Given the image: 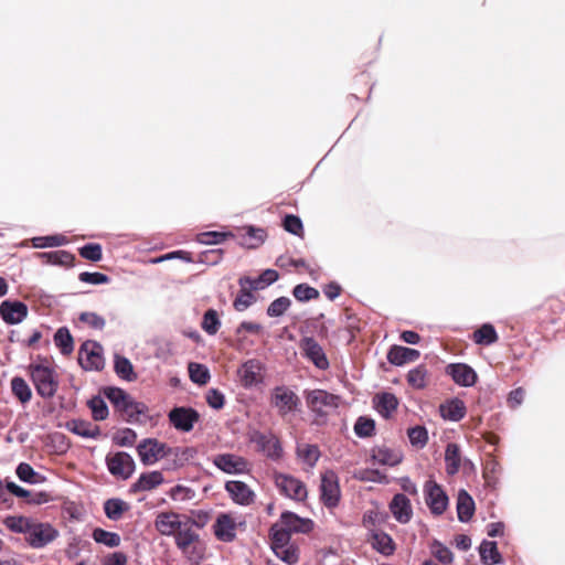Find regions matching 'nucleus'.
I'll list each match as a JSON object with an SVG mask.
<instances>
[{
  "label": "nucleus",
  "mask_w": 565,
  "mask_h": 565,
  "mask_svg": "<svg viewBox=\"0 0 565 565\" xmlns=\"http://www.w3.org/2000/svg\"><path fill=\"white\" fill-rule=\"evenodd\" d=\"M15 473L22 482L30 484H39L45 481V477L36 472L31 465L26 462L19 463Z\"/></svg>",
  "instance_id": "nucleus-37"
},
{
  "label": "nucleus",
  "mask_w": 565,
  "mask_h": 565,
  "mask_svg": "<svg viewBox=\"0 0 565 565\" xmlns=\"http://www.w3.org/2000/svg\"><path fill=\"white\" fill-rule=\"evenodd\" d=\"M79 255L92 262H99L103 257L102 246L99 244H86L79 248Z\"/></svg>",
  "instance_id": "nucleus-58"
},
{
  "label": "nucleus",
  "mask_w": 565,
  "mask_h": 565,
  "mask_svg": "<svg viewBox=\"0 0 565 565\" xmlns=\"http://www.w3.org/2000/svg\"><path fill=\"white\" fill-rule=\"evenodd\" d=\"M446 374L449 375L457 385L463 387L473 386L478 380L476 371L465 363H451L447 365Z\"/></svg>",
  "instance_id": "nucleus-20"
},
{
  "label": "nucleus",
  "mask_w": 565,
  "mask_h": 565,
  "mask_svg": "<svg viewBox=\"0 0 565 565\" xmlns=\"http://www.w3.org/2000/svg\"><path fill=\"white\" fill-rule=\"evenodd\" d=\"M137 434L131 428L120 429L114 437L115 444L120 447H130L135 444Z\"/></svg>",
  "instance_id": "nucleus-57"
},
{
  "label": "nucleus",
  "mask_w": 565,
  "mask_h": 565,
  "mask_svg": "<svg viewBox=\"0 0 565 565\" xmlns=\"http://www.w3.org/2000/svg\"><path fill=\"white\" fill-rule=\"evenodd\" d=\"M79 320L97 330L104 329L106 324L105 319L95 312H82Z\"/></svg>",
  "instance_id": "nucleus-62"
},
{
  "label": "nucleus",
  "mask_w": 565,
  "mask_h": 565,
  "mask_svg": "<svg viewBox=\"0 0 565 565\" xmlns=\"http://www.w3.org/2000/svg\"><path fill=\"white\" fill-rule=\"evenodd\" d=\"M164 481L163 475L160 471H149L143 472L139 476V478L134 482L130 487V491L136 492H146L150 491Z\"/></svg>",
  "instance_id": "nucleus-26"
},
{
  "label": "nucleus",
  "mask_w": 565,
  "mask_h": 565,
  "mask_svg": "<svg viewBox=\"0 0 565 565\" xmlns=\"http://www.w3.org/2000/svg\"><path fill=\"white\" fill-rule=\"evenodd\" d=\"M375 409L385 418H388L397 408L398 399L392 393H380L373 397Z\"/></svg>",
  "instance_id": "nucleus-28"
},
{
  "label": "nucleus",
  "mask_w": 565,
  "mask_h": 565,
  "mask_svg": "<svg viewBox=\"0 0 565 565\" xmlns=\"http://www.w3.org/2000/svg\"><path fill=\"white\" fill-rule=\"evenodd\" d=\"M374 429V420L365 417H360L354 425V431L359 437H369L373 435Z\"/></svg>",
  "instance_id": "nucleus-59"
},
{
  "label": "nucleus",
  "mask_w": 565,
  "mask_h": 565,
  "mask_svg": "<svg viewBox=\"0 0 565 565\" xmlns=\"http://www.w3.org/2000/svg\"><path fill=\"white\" fill-rule=\"evenodd\" d=\"M30 379L38 395L44 399L52 398L58 391V374L46 361L31 363L28 366Z\"/></svg>",
  "instance_id": "nucleus-3"
},
{
  "label": "nucleus",
  "mask_w": 565,
  "mask_h": 565,
  "mask_svg": "<svg viewBox=\"0 0 565 565\" xmlns=\"http://www.w3.org/2000/svg\"><path fill=\"white\" fill-rule=\"evenodd\" d=\"M254 301L255 297L250 290L247 288H242L239 294L236 296L233 306L237 311H245L254 303Z\"/></svg>",
  "instance_id": "nucleus-56"
},
{
  "label": "nucleus",
  "mask_w": 565,
  "mask_h": 565,
  "mask_svg": "<svg viewBox=\"0 0 565 565\" xmlns=\"http://www.w3.org/2000/svg\"><path fill=\"white\" fill-rule=\"evenodd\" d=\"M371 544L381 554L388 556L394 553L395 544L393 539L381 530H373Z\"/></svg>",
  "instance_id": "nucleus-32"
},
{
  "label": "nucleus",
  "mask_w": 565,
  "mask_h": 565,
  "mask_svg": "<svg viewBox=\"0 0 565 565\" xmlns=\"http://www.w3.org/2000/svg\"><path fill=\"white\" fill-rule=\"evenodd\" d=\"M38 257L43 262L53 265H70L74 259V256L66 250L39 253Z\"/></svg>",
  "instance_id": "nucleus-41"
},
{
  "label": "nucleus",
  "mask_w": 565,
  "mask_h": 565,
  "mask_svg": "<svg viewBox=\"0 0 565 565\" xmlns=\"http://www.w3.org/2000/svg\"><path fill=\"white\" fill-rule=\"evenodd\" d=\"M95 420H104L108 417V407L104 398L99 395L93 396L87 403Z\"/></svg>",
  "instance_id": "nucleus-48"
},
{
  "label": "nucleus",
  "mask_w": 565,
  "mask_h": 565,
  "mask_svg": "<svg viewBox=\"0 0 565 565\" xmlns=\"http://www.w3.org/2000/svg\"><path fill=\"white\" fill-rule=\"evenodd\" d=\"M250 441L256 444L258 448L270 458L280 457L282 449L276 437L273 435L264 434L259 430H254L250 434Z\"/></svg>",
  "instance_id": "nucleus-22"
},
{
  "label": "nucleus",
  "mask_w": 565,
  "mask_h": 565,
  "mask_svg": "<svg viewBox=\"0 0 565 565\" xmlns=\"http://www.w3.org/2000/svg\"><path fill=\"white\" fill-rule=\"evenodd\" d=\"M31 523V519L22 515L7 516L4 520V524L10 531L14 533H22L25 536L30 530Z\"/></svg>",
  "instance_id": "nucleus-44"
},
{
  "label": "nucleus",
  "mask_w": 565,
  "mask_h": 565,
  "mask_svg": "<svg viewBox=\"0 0 565 565\" xmlns=\"http://www.w3.org/2000/svg\"><path fill=\"white\" fill-rule=\"evenodd\" d=\"M128 510V504L121 499H108L104 503V511L109 520L117 521Z\"/></svg>",
  "instance_id": "nucleus-42"
},
{
  "label": "nucleus",
  "mask_w": 565,
  "mask_h": 565,
  "mask_svg": "<svg viewBox=\"0 0 565 565\" xmlns=\"http://www.w3.org/2000/svg\"><path fill=\"white\" fill-rule=\"evenodd\" d=\"M11 391L12 394L19 399L21 404H26L32 398V390L30 385L24 379L20 376L12 377Z\"/></svg>",
  "instance_id": "nucleus-36"
},
{
  "label": "nucleus",
  "mask_w": 565,
  "mask_h": 565,
  "mask_svg": "<svg viewBox=\"0 0 565 565\" xmlns=\"http://www.w3.org/2000/svg\"><path fill=\"white\" fill-rule=\"evenodd\" d=\"M419 355V351L415 349L402 345H393L387 353V360L391 364L401 366L405 363L416 361Z\"/></svg>",
  "instance_id": "nucleus-27"
},
{
  "label": "nucleus",
  "mask_w": 565,
  "mask_h": 565,
  "mask_svg": "<svg viewBox=\"0 0 565 565\" xmlns=\"http://www.w3.org/2000/svg\"><path fill=\"white\" fill-rule=\"evenodd\" d=\"M424 497L427 507L434 515H441L448 507V495L436 481L428 480L424 486Z\"/></svg>",
  "instance_id": "nucleus-9"
},
{
  "label": "nucleus",
  "mask_w": 565,
  "mask_h": 565,
  "mask_svg": "<svg viewBox=\"0 0 565 565\" xmlns=\"http://www.w3.org/2000/svg\"><path fill=\"white\" fill-rule=\"evenodd\" d=\"M480 558L483 564H500L502 556L498 551L497 543L493 541H482L479 546Z\"/></svg>",
  "instance_id": "nucleus-35"
},
{
  "label": "nucleus",
  "mask_w": 565,
  "mask_h": 565,
  "mask_svg": "<svg viewBox=\"0 0 565 565\" xmlns=\"http://www.w3.org/2000/svg\"><path fill=\"white\" fill-rule=\"evenodd\" d=\"M427 369L424 365H418L412 369L407 374L408 384L416 390H422L426 386Z\"/></svg>",
  "instance_id": "nucleus-49"
},
{
  "label": "nucleus",
  "mask_w": 565,
  "mask_h": 565,
  "mask_svg": "<svg viewBox=\"0 0 565 565\" xmlns=\"http://www.w3.org/2000/svg\"><path fill=\"white\" fill-rule=\"evenodd\" d=\"M275 483L280 492L290 499L302 501L307 498L306 486L292 476L276 473Z\"/></svg>",
  "instance_id": "nucleus-13"
},
{
  "label": "nucleus",
  "mask_w": 565,
  "mask_h": 565,
  "mask_svg": "<svg viewBox=\"0 0 565 565\" xmlns=\"http://www.w3.org/2000/svg\"><path fill=\"white\" fill-rule=\"evenodd\" d=\"M446 472L454 476L459 471L461 463L460 449L457 444H448L445 450Z\"/></svg>",
  "instance_id": "nucleus-34"
},
{
  "label": "nucleus",
  "mask_w": 565,
  "mask_h": 565,
  "mask_svg": "<svg viewBox=\"0 0 565 565\" xmlns=\"http://www.w3.org/2000/svg\"><path fill=\"white\" fill-rule=\"evenodd\" d=\"M225 490L233 502L238 505L248 507L255 502L256 493L243 481H226Z\"/></svg>",
  "instance_id": "nucleus-18"
},
{
  "label": "nucleus",
  "mask_w": 565,
  "mask_h": 565,
  "mask_svg": "<svg viewBox=\"0 0 565 565\" xmlns=\"http://www.w3.org/2000/svg\"><path fill=\"white\" fill-rule=\"evenodd\" d=\"M67 428L75 435L84 438H97L100 429L97 425L82 419H73L67 424Z\"/></svg>",
  "instance_id": "nucleus-33"
},
{
  "label": "nucleus",
  "mask_w": 565,
  "mask_h": 565,
  "mask_svg": "<svg viewBox=\"0 0 565 565\" xmlns=\"http://www.w3.org/2000/svg\"><path fill=\"white\" fill-rule=\"evenodd\" d=\"M103 348L93 341L82 344L78 352V362L84 370L99 371L104 367Z\"/></svg>",
  "instance_id": "nucleus-11"
},
{
  "label": "nucleus",
  "mask_w": 565,
  "mask_h": 565,
  "mask_svg": "<svg viewBox=\"0 0 565 565\" xmlns=\"http://www.w3.org/2000/svg\"><path fill=\"white\" fill-rule=\"evenodd\" d=\"M307 406L317 416H327L334 412L340 404V396L324 390H312L305 392Z\"/></svg>",
  "instance_id": "nucleus-4"
},
{
  "label": "nucleus",
  "mask_w": 565,
  "mask_h": 565,
  "mask_svg": "<svg viewBox=\"0 0 565 565\" xmlns=\"http://www.w3.org/2000/svg\"><path fill=\"white\" fill-rule=\"evenodd\" d=\"M271 404L281 416L292 413L298 404V396L286 386H277L271 393Z\"/></svg>",
  "instance_id": "nucleus-16"
},
{
  "label": "nucleus",
  "mask_w": 565,
  "mask_h": 565,
  "mask_svg": "<svg viewBox=\"0 0 565 565\" xmlns=\"http://www.w3.org/2000/svg\"><path fill=\"white\" fill-rule=\"evenodd\" d=\"M227 236H231V234L230 233H223V232H215V231L203 232V233L198 234L196 241L200 244L214 245V244H221L222 242L225 241V238Z\"/></svg>",
  "instance_id": "nucleus-54"
},
{
  "label": "nucleus",
  "mask_w": 565,
  "mask_h": 565,
  "mask_svg": "<svg viewBox=\"0 0 565 565\" xmlns=\"http://www.w3.org/2000/svg\"><path fill=\"white\" fill-rule=\"evenodd\" d=\"M225 397L216 388H210L206 393V403L213 409H221L224 406Z\"/></svg>",
  "instance_id": "nucleus-64"
},
{
  "label": "nucleus",
  "mask_w": 565,
  "mask_h": 565,
  "mask_svg": "<svg viewBox=\"0 0 565 565\" xmlns=\"http://www.w3.org/2000/svg\"><path fill=\"white\" fill-rule=\"evenodd\" d=\"M54 342L55 345L60 349L61 353L64 355L71 354L74 350L73 337L66 327L57 329L54 334Z\"/></svg>",
  "instance_id": "nucleus-38"
},
{
  "label": "nucleus",
  "mask_w": 565,
  "mask_h": 565,
  "mask_svg": "<svg viewBox=\"0 0 565 565\" xmlns=\"http://www.w3.org/2000/svg\"><path fill=\"white\" fill-rule=\"evenodd\" d=\"M67 238L63 235L38 236L32 238V246L34 248L57 247L67 244Z\"/></svg>",
  "instance_id": "nucleus-46"
},
{
  "label": "nucleus",
  "mask_w": 565,
  "mask_h": 565,
  "mask_svg": "<svg viewBox=\"0 0 565 565\" xmlns=\"http://www.w3.org/2000/svg\"><path fill=\"white\" fill-rule=\"evenodd\" d=\"M292 295L299 301H309L318 298L319 291L306 284H299L294 288Z\"/></svg>",
  "instance_id": "nucleus-53"
},
{
  "label": "nucleus",
  "mask_w": 565,
  "mask_h": 565,
  "mask_svg": "<svg viewBox=\"0 0 565 565\" xmlns=\"http://www.w3.org/2000/svg\"><path fill=\"white\" fill-rule=\"evenodd\" d=\"M195 494L196 493L194 489L182 484H177L169 491V497L171 498V500L177 502L191 501L195 498Z\"/></svg>",
  "instance_id": "nucleus-52"
},
{
  "label": "nucleus",
  "mask_w": 565,
  "mask_h": 565,
  "mask_svg": "<svg viewBox=\"0 0 565 565\" xmlns=\"http://www.w3.org/2000/svg\"><path fill=\"white\" fill-rule=\"evenodd\" d=\"M284 228L294 235L301 236L303 233V226L301 220L292 214H288L284 218Z\"/></svg>",
  "instance_id": "nucleus-60"
},
{
  "label": "nucleus",
  "mask_w": 565,
  "mask_h": 565,
  "mask_svg": "<svg viewBox=\"0 0 565 565\" xmlns=\"http://www.w3.org/2000/svg\"><path fill=\"white\" fill-rule=\"evenodd\" d=\"M103 394L128 423H140V416L147 412L143 403L135 401L128 393L119 387L107 386Z\"/></svg>",
  "instance_id": "nucleus-2"
},
{
  "label": "nucleus",
  "mask_w": 565,
  "mask_h": 565,
  "mask_svg": "<svg viewBox=\"0 0 565 565\" xmlns=\"http://www.w3.org/2000/svg\"><path fill=\"white\" fill-rule=\"evenodd\" d=\"M214 466L228 475H242L248 471L246 459L234 454H220L213 459Z\"/></svg>",
  "instance_id": "nucleus-17"
},
{
  "label": "nucleus",
  "mask_w": 565,
  "mask_h": 565,
  "mask_svg": "<svg viewBox=\"0 0 565 565\" xmlns=\"http://www.w3.org/2000/svg\"><path fill=\"white\" fill-rule=\"evenodd\" d=\"M407 436L412 446L424 448L428 441V431L424 426H415L407 430Z\"/></svg>",
  "instance_id": "nucleus-51"
},
{
  "label": "nucleus",
  "mask_w": 565,
  "mask_h": 565,
  "mask_svg": "<svg viewBox=\"0 0 565 565\" xmlns=\"http://www.w3.org/2000/svg\"><path fill=\"white\" fill-rule=\"evenodd\" d=\"M57 535L58 532L51 524L32 521L25 540L33 548H42L54 541Z\"/></svg>",
  "instance_id": "nucleus-12"
},
{
  "label": "nucleus",
  "mask_w": 565,
  "mask_h": 565,
  "mask_svg": "<svg viewBox=\"0 0 565 565\" xmlns=\"http://www.w3.org/2000/svg\"><path fill=\"white\" fill-rule=\"evenodd\" d=\"M354 478L361 481H370V482H384L386 481V476L381 473L377 470H360L354 473Z\"/></svg>",
  "instance_id": "nucleus-63"
},
{
  "label": "nucleus",
  "mask_w": 565,
  "mask_h": 565,
  "mask_svg": "<svg viewBox=\"0 0 565 565\" xmlns=\"http://www.w3.org/2000/svg\"><path fill=\"white\" fill-rule=\"evenodd\" d=\"M106 466L113 476L124 480L134 473L136 467L132 457L125 451L108 454L106 456Z\"/></svg>",
  "instance_id": "nucleus-10"
},
{
  "label": "nucleus",
  "mask_w": 565,
  "mask_h": 565,
  "mask_svg": "<svg viewBox=\"0 0 565 565\" xmlns=\"http://www.w3.org/2000/svg\"><path fill=\"white\" fill-rule=\"evenodd\" d=\"M169 420L180 431H190L199 420L196 411L190 407H174L169 413Z\"/></svg>",
  "instance_id": "nucleus-19"
},
{
  "label": "nucleus",
  "mask_w": 565,
  "mask_h": 565,
  "mask_svg": "<svg viewBox=\"0 0 565 565\" xmlns=\"http://www.w3.org/2000/svg\"><path fill=\"white\" fill-rule=\"evenodd\" d=\"M475 513V501L472 497L466 491L460 490L457 497V515L458 520L466 523L471 520Z\"/></svg>",
  "instance_id": "nucleus-31"
},
{
  "label": "nucleus",
  "mask_w": 565,
  "mask_h": 565,
  "mask_svg": "<svg viewBox=\"0 0 565 565\" xmlns=\"http://www.w3.org/2000/svg\"><path fill=\"white\" fill-rule=\"evenodd\" d=\"M115 372L120 379L125 381L131 382L137 377L134 372L131 362L125 356H115Z\"/></svg>",
  "instance_id": "nucleus-43"
},
{
  "label": "nucleus",
  "mask_w": 565,
  "mask_h": 565,
  "mask_svg": "<svg viewBox=\"0 0 565 565\" xmlns=\"http://www.w3.org/2000/svg\"><path fill=\"white\" fill-rule=\"evenodd\" d=\"M313 529V522L310 519L300 518L294 512L285 511L281 513L278 522L271 525L269 535L278 532H285L288 537H291L292 533H309Z\"/></svg>",
  "instance_id": "nucleus-5"
},
{
  "label": "nucleus",
  "mask_w": 565,
  "mask_h": 565,
  "mask_svg": "<svg viewBox=\"0 0 565 565\" xmlns=\"http://www.w3.org/2000/svg\"><path fill=\"white\" fill-rule=\"evenodd\" d=\"M188 370L193 383L205 385L210 381V371L205 365L191 362L189 363Z\"/></svg>",
  "instance_id": "nucleus-45"
},
{
  "label": "nucleus",
  "mask_w": 565,
  "mask_h": 565,
  "mask_svg": "<svg viewBox=\"0 0 565 565\" xmlns=\"http://www.w3.org/2000/svg\"><path fill=\"white\" fill-rule=\"evenodd\" d=\"M137 452L145 466L154 465L160 459L172 454V449L154 438H147L139 443Z\"/></svg>",
  "instance_id": "nucleus-6"
},
{
  "label": "nucleus",
  "mask_w": 565,
  "mask_h": 565,
  "mask_svg": "<svg viewBox=\"0 0 565 565\" xmlns=\"http://www.w3.org/2000/svg\"><path fill=\"white\" fill-rule=\"evenodd\" d=\"M274 533L270 536V545L275 555L288 565H295L299 559L297 547L290 543L288 535L285 532Z\"/></svg>",
  "instance_id": "nucleus-8"
},
{
  "label": "nucleus",
  "mask_w": 565,
  "mask_h": 565,
  "mask_svg": "<svg viewBox=\"0 0 565 565\" xmlns=\"http://www.w3.org/2000/svg\"><path fill=\"white\" fill-rule=\"evenodd\" d=\"M201 327L207 334H216L221 328V320L218 318L217 311L214 309H209L205 311Z\"/></svg>",
  "instance_id": "nucleus-47"
},
{
  "label": "nucleus",
  "mask_w": 565,
  "mask_h": 565,
  "mask_svg": "<svg viewBox=\"0 0 565 565\" xmlns=\"http://www.w3.org/2000/svg\"><path fill=\"white\" fill-rule=\"evenodd\" d=\"M92 537L96 543L103 544L110 548L119 546L121 542L119 534L115 532H108L100 527H96L93 531Z\"/></svg>",
  "instance_id": "nucleus-40"
},
{
  "label": "nucleus",
  "mask_w": 565,
  "mask_h": 565,
  "mask_svg": "<svg viewBox=\"0 0 565 565\" xmlns=\"http://www.w3.org/2000/svg\"><path fill=\"white\" fill-rule=\"evenodd\" d=\"M473 341L477 344L490 345L498 341V333L492 324L484 323L473 332Z\"/></svg>",
  "instance_id": "nucleus-39"
},
{
  "label": "nucleus",
  "mask_w": 565,
  "mask_h": 565,
  "mask_svg": "<svg viewBox=\"0 0 565 565\" xmlns=\"http://www.w3.org/2000/svg\"><path fill=\"white\" fill-rule=\"evenodd\" d=\"M78 279L82 282L90 284V285H103L109 281V277L102 273H89L83 271L79 274Z\"/></svg>",
  "instance_id": "nucleus-61"
},
{
  "label": "nucleus",
  "mask_w": 565,
  "mask_h": 565,
  "mask_svg": "<svg viewBox=\"0 0 565 565\" xmlns=\"http://www.w3.org/2000/svg\"><path fill=\"white\" fill-rule=\"evenodd\" d=\"M199 524L188 518L174 535L177 547L190 561L199 563L204 558L205 544L199 534Z\"/></svg>",
  "instance_id": "nucleus-1"
},
{
  "label": "nucleus",
  "mask_w": 565,
  "mask_h": 565,
  "mask_svg": "<svg viewBox=\"0 0 565 565\" xmlns=\"http://www.w3.org/2000/svg\"><path fill=\"white\" fill-rule=\"evenodd\" d=\"M291 301L288 297H279L275 299L267 308V315L269 317H280L290 307Z\"/></svg>",
  "instance_id": "nucleus-55"
},
{
  "label": "nucleus",
  "mask_w": 565,
  "mask_h": 565,
  "mask_svg": "<svg viewBox=\"0 0 565 565\" xmlns=\"http://www.w3.org/2000/svg\"><path fill=\"white\" fill-rule=\"evenodd\" d=\"M390 511L394 519L402 524L408 523L413 516L411 500L402 493L393 497L390 503Z\"/></svg>",
  "instance_id": "nucleus-23"
},
{
  "label": "nucleus",
  "mask_w": 565,
  "mask_h": 565,
  "mask_svg": "<svg viewBox=\"0 0 565 565\" xmlns=\"http://www.w3.org/2000/svg\"><path fill=\"white\" fill-rule=\"evenodd\" d=\"M299 348L302 355L308 359L319 370L329 367L328 358L322 347L312 337H305L300 340Z\"/></svg>",
  "instance_id": "nucleus-15"
},
{
  "label": "nucleus",
  "mask_w": 565,
  "mask_h": 565,
  "mask_svg": "<svg viewBox=\"0 0 565 565\" xmlns=\"http://www.w3.org/2000/svg\"><path fill=\"white\" fill-rule=\"evenodd\" d=\"M341 498L339 478L333 470H327L321 475L320 499L329 508H335Z\"/></svg>",
  "instance_id": "nucleus-7"
},
{
  "label": "nucleus",
  "mask_w": 565,
  "mask_h": 565,
  "mask_svg": "<svg viewBox=\"0 0 565 565\" xmlns=\"http://www.w3.org/2000/svg\"><path fill=\"white\" fill-rule=\"evenodd\" d=\"M371 459L374 463L393 467L402 461V455L399 451L383 446L372 449Z\"/></svg>",
  "instance_id": "nucleus-30"
},
{
  "label": "nucleus",
  "mask_w": 565,
  "mask_h": 565,
  "mask_svg": "<svg viewBox=\"0 0 565 565\" xmlns=\"http://www.w3.org/2000/svg\"><path fill=\"white\" fill-rule=\"evenodd\" d=\"M297 454L299 458L309 467H315L320 457L319 448L316 445H303L298 447Z\"/></svg>",
  "instance_id": "nucleus-50"
},
{
  "label": "nucleus",
  "mask_w": 565,
  "mask_h": 565,
  "mask_svg": "<svg viewBox=\"0 0 565 565\" xmlns=\"http://www.w3.org/2000/svg\"><path fill=\"white\" fill-rule=\"evenodd\" d=\"M28 307L19 300H4L0 305V316L8 324H18L28 316Z\"/></svg>",
  "instance_id": "nucleus-21"
},
{
  "label": "nucleus",
  "mask_w": 565,
  "mask_h": 565,
  "mask_svg": "<svg viewBox=\"0 0 565 565\" xmlns=\"http://www.w3.org/2000/svg\"><path fill=\"white\" fill-rule=\"evenodd\" d=\"M440 415L444 419L459 422L466 415L465 403L459 398L450 399L439 406Z\"/></svg>",
  "instance_id": "nucleus-29"
},
{
  "label": "nucleus",
  "mask_w": 565,
  "mask_h": 565,
  "mask_svg": "<svg viewBox=\"0 0 565 565\" xmlns=\"http://www.w3.org/2000/svg\"><path fill=\"white\" fill-rule=\"evenodd\" d=\"M182 524L183 522L179 521V514L175 512H161L154 520L156 530L164 536H174Z\"/></svg>",
  "instance_id": "nucleus-25"
},
{
  "label": "nucleus",
  "mask_w": 565,
  "mask_h": 565,
  "mask_svg": "<svg viewBox=\"0 0 565 565\" xmlns=\"http://www.w3.org/2000/svg\"><path fill=\"white\" fill-rule=\"evenodd\" d=\"M264 365L256 359H250L244 362L237 371V375L242 386L252 388L263 383L264 380Z\"/></svg>",
  "instance_id": "nucleus-14"
},
{
  "label": "nucleus",
  "mask_w": 565,
  "mask_h": 565,
  "mask_svg": "<svg viewBox=\"0 0 565 565\" xmlns=\"http://www.w3.org/2000/svg\"><path fill=\"white\" fill-rule=\"evenodd\" d=\"M215 536L223 542H232L236 537V522L231 514L221 513L213 525Z\"/></svg>",
  "instance_id": "nucleus-24"
}]
</instances>
